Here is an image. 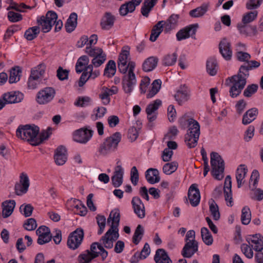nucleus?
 I'll list each match as a JSON object with an SVG mask.
<instances>
[{
  "instance_id": "obj_1",
  "label": "nucleus",
  "mask_w": 263,
  "mask_h": 263,
  "mask_svg": "<svg viewBox=\"0 0 263 263\" xmlns=\"http://www.w3.org/2000/svg\"><path fill=\"white\" fill-rule=\"evenodd\" d=\"M39 133V128L37 126L30 125H20L16 131L17 138L26 140L33 145V142H36V136Z\"/></svg>"
},
{
  "instance_id": "obj_2",
  "label": "nucleus",
  "mask_w": 263,
  "mask_h": 263,
  "mask_svg": "<svg viewBox=\"0 0 263 263\" xmlns=\"http://www.w3.org/2000/svg\"><path fill=\"white\" fill-rule=\"evenodd\" d=\"M241 73L239 72L237 74L229 77L227 80H229L231 83L229 92L232 98H236L238 96L246 85V78L243 77Z\"/></svg>"
},
{
  "instance_id": "obj_3",
  "label": "nucleus",
  "mask_w": 263,
  "mask_h": 263,
  "mask_svg": "<svg viewBox=\"0 0 263 263\" xmlns=\"http://www.w3.org/2000/svg\"><path fill=\"white\" fill-rule=\"evenodd\" d=\"M212 173L217 180H221L224 176V162L222 157L216 152L211 153Z\"/></svg>"
},
{
  "instance_id": "obj_4",
  "label": "nucleus",
  "mask_w": 263,
  "mask_h": 263,
  "mask_svg": "<svg viewBox=\"0 0 263 263\" xmlns=\"http://www.w3.org/2000/svg\"><path fill=\"white\" fill-rule=\"evenodd\" d=\"M121 134L116 132L111 136L107 138L99 147V152L102 155H106L115 151L121 140Z\"/></svg>"
},
{
  "instance_id": "obj_5",
  "label": "nucleus",
  "mask_w": 263,
  "mask_h": 263,
  "mask_svg": "<svg viewBox=\"0 0 263 263\" xmlns=\"http://www.w3.org/2000/svg\"><path fill=\"white\" fill-rule=\"evenodd\" d=\"M179 126L182 129L187 128V133L200 136V125L199 123L186 114L182 116L178 121Z\"/></svg>"
},
{
  "instance_id": "obj_6",
  "label": "nucleus",
  "mask_w": 263,
  "mask_h": 263,
  "mask_svg": "<svg viewBox=\"0 0 263 263\" xmlns=\"http://www.w3.org/2000/svg\"><path fill=\"white\" fill-rule=\"evenodd\" d=\"M58 18L57 13L52 11H49L46 16H42L37 18V23L42 28L43 32L46 33L49 32L52 26L55 23V21Z\"/></svg>"
},
{
  "instance_id": "obj_7",
  "label": "nucleus",
  "mask_w": 263,
  "mask_h": 263,
  "mask_svg": "<svg viewBox=\"0 0 263 263\" xmlns=\"http://www.w3.org/2000/svg\"><path fill=\"white\" fill-rule=\"evenodd\" d=\"M130 70L128 73L125 74L122 79L123 88L125 93H130L133 91L134 86L136 84L135 74L134 70L135 67V63H131L130 64Z\"/></svg>"
},
{
  "instance_id": "obj_8",
  "label": "nucleus",
  "mask_w": 263,
  "mask_h": 263,
  "mask_svg": "<svg viewBox=\"0 0 263 263\" xmlns=\"http://www.w3.org/2000/svg\"><path fill=\"white\" fill-rule=\"evenodd\" d=\"M55 95V91L54 88L45 87L37 93L36 101L39 104H46L53 99Z\"/></svg>"
},
{
  "instance_id": "obj_9",
  "label": "nucleus",
  "mask_w": 263,
  "mask_h": 263,
  "mask_svg": "<svg viewBox=\"0 0 263 263\" xmlns=\"http://www.w3.org/2000/svg\"><path fill=\"white\" fill-rule=\"evenodd\" d=\"M84 237V232L82 229H77L69 236L67 245L73 250L77 249L81 244Z\"/></svg>"
},
{
  "instance_id": "obj_10",
  "label": "nucleus",
  "mask_w": 263,
  "mask_h": 263,
  "mask_svg": "<svg viewBox=\"0 0 263 263\" xmlns=\"http://www.w3.org/2000/svg\"><path fill=\"white\" fill-rule=\"evenodd\" d=\"M36 234L38 236L37 243L40 245L49 242L52 237L49 228L45 226H40L36 230Z\"/></svg>"
},
{
  "instance_id": "obj_11",
  "label": "nucleus",
  "mask_w": 263,
  "mask_h": 263,
  "mask_svg": "<svg viewBox=\"0 0 263 263\" xmlns=\"http://www.w3.org/2000/svg\"><path fill=\"white\" fill-rule=\"evenodd\" d=\"M30 185L28 177L26 174L22 173L20 176V181L15 185V193L18 196L26 193Z\"/></svg>"
},
{
  "instance_id": "obj_12",
  "label": "nucleus",
  "mask_w": 263,
  "mask_h": 263,
  "mask_svg": "<svg viewBox=\"0 0 263 263\" xmlns=\"http://www.w3.org/2000/svg\"><path fill=\"white\" fill-rule=\"evenodd\" d=\"M93 131L86 128L77 130L73 134V140L81 143H87L92 136Z\"/></svg>"
},
{
  "instance_id": "obj_13",
  "label": "nucleus",
  "mask_w": 263,
  "mask_h": 263,
  "mask_svg": "<svg viewBox=\"0 0 263 263\" xmlns=\"http://www.w3.org/2000/svg\"><path fill=\"white\" fill-rule=\"evenodd\" d=\"M119 237L118 231H111V230L109 229L100 240L102 241L104 247L111 249L113 247L114 242L117 240Z\"/></svg>"
},
{
  "instance_id": "obj_14",
  "label": "nucleus",
  "mask_w": 263,
  "mask_h": 263,
  "mask_svg": "<svg viewBox=\"0 0 263 263\" xmlns=\"http://www.w3.org/2000/svg\"><path fill=\"white\" fill-rule=\"evenodd\" d=\"M198 25L197 24H192L180 30L176 34V37L178 41L189 38L196 34Z\"/></svg>"
},
{
  "instance_id": "obj_15",
  "label": "nucleus",
  "mask_w": 263,
  "mask_h": 263,
  "mask_svg": "<svg viewBox=\"0 0 263 263\" xmlns=\"http://www.w3.org/2000/svg\"><path fill=\"white\" fill-rule=\"evenodd\" d=\"M219 52L226 60H230L232 56L231 43L227 39H222L219 44Z\"/></svg>"
},
{
  "instance_id": "obj_16",
  "label": "nucleus",
  "mask_w": 263,
  "mask_h": 263,
  "mask_svg": "<svg viewBox=\"0 0 263 263\" xmlns=\"http://www.w3.org/2000/svg\"><path fill=\"white\" fill-rule=\"evenodd\" d=\"M132 204L134 213L141 219L145 216V206L141 199L138 197H134L132 200Z\"/></svg>"
},
{
  "instance_id": "obj_17",
  "label": "nucleus",
  "mask_w": 263,
  "mask_h": 263,
  "mask_svg": "<svg viewBox=\"0 0 263 263\" xmlns=\"http://www.w3.org/2000/svg\"><path fill=\"white\" fill-rule=\"evenodd\" d=\"M246 240L255 251L263 250V237L260 234L250 235Z\"/></svg>"
},
{
  "instance_id": "obj_18",
  "label": "nucleus",
  "mask_w": 263,
  "mask_h": 263,
  "mask_svg": "<svg viewBox=\"0 0 263 263\" xmlns=\"http://www.w3.org/2000/svg\"><path fill=\"white\" fill-rule=\"evenodd\" d=\"M188 198L193 206H197L200 202V195L199 189L196 184H193L190 187L188 191Z\"/></svg>"
},
{
  "instance_id": "obj_19",
  "label": "nucleus",
  "mask_w": 263,
  "mask_h": 263,
  "mask_svg": "<svg viewBox=\"0 0 263 263\" xmlns=\"http://www.w3.org/2000/svg\"><path fill=\"white\" fill-rule=\"evenodd\" d=\"M198 249L197 241H187L182 249L181 254L184 257L191 258L197 252Z\"/></svg>"
},
{
  "instance_id": "obj_20",
  "label": "nucleus",
  "mask_w": 263,
  "mask_h": 263,
  "mask_svg": "<svg viewBox=\"0 0 263 263\" xmlns=\"http://www.w3.org/2000/svg\"><path fill=\"white\" fill-rule=\"evenodd\" d=\"M120 220V214L119 210L115 209L112 210L109 214V216L107 219V223L111 222L110 230L111 231H118V227L119 225Z\"/></svg>"
},
{
  "instance_id": "obj_21",
  "label": "nucleus",
  "mask_w": 263,
  "mask_h": 263,
  "mask_svg": "<svg viewBox=\"0 0 263 263\" xmlns=\"http://www.w3.org/2000/svg\"><path fill=\"white\" fill-rule=\"evenodd\" d=\"M162 102L160 100L157 99L154 101L153 103L148 104L146 108V112L147 115V119L149 122H153L156 120L157 114L155 111L161 106Z\"/></svg>"
},
{
  "instance_id": "obj_22",
  "label": "nucleus",
  "mask_w": 263,
  "mask_h": 263,
  "mask_svg": "<svg viewBox=\"0 0 263 263\" xmlns=\"http://www.w3.org/2000/svg\"><path fill=\"white\" fill-rule=\"evenodd\" d=\"M190 92L187 87L184 85L180 87L176 94L174 95L176 101L179 105H182L187 101L190 98Z\"/></svg>"
},
{
  "instance_id": "obj_23",
  "label": "nucleus",
  "mask_w": 263,
  "mask_h": 263,
  "mask_svg": "<svg viewBox=\"0 0 263 263\" xmlns=\"http://www.w3.org/2000/svg\"><path fill=\"white\" fill-rule=\"evenodd\" d=\"M124 171L121 165H117L115 168L113 176L111 178L112 185L119 187L123 182Z\"/></svg>"
},
{
  "instance_id": "obj_24",
  "label": "nucleus",
  "mask_w": 263,
  "mask_h": 263,
  "mask_svg": "<svg viewBox=\"0 0 263 263\" xmlns=\"http://www.w3.org/2000/svg\"><path fill=\"white\" fill-rule=\"evenodd\" d=\"M115 20L116 18L114 15L110 12H106L101 20V28L106 30H109L114 26Z\"/></svg>"
},
{
  "instance_id": "obj_25",
  "label": "nucleus",
  "mask_w": 263,
  "mask_h": 263,
  "mask_svg": "<svg viewBox=\"0 0 263 263\" xmlns=\"http://www.w3.org/2000/svg\"><path fill=\"white\" fill-rule=\"evenodd\" d=\"M66 150L64 146H60L55 151L54 160L57 165H63L67 160Z\"/></svg>"
},
{
  "instance_id": "obj_26",
  "label": "nucleus",
  "mask_w": 263,
  "mask_h": 263,
  "mask_svg": "<svg viewBox=\"0 0 263 263\" xmlns=\"http://www.w3.org/2000/svg\"><path fill=\"white\" fill-rule=\"evenodd\" d=\"M248 172V168L245 164H240L236 170V178L237 187L240 188L245 183V178Z\"/></svg>"
},
{
  "instance_id": "obj_27",
  "label": "nucleus",
  "mask_w": 263,
  "mask_h": 263,
  "mask_svg": "<svg viewBox=\"0 0 263 263\" xmlns=\"http://www.w3.org/2000/svg\"><path fill=\"white\" fill-rule=\"evenodd\" d=\"M23 99V94L16 92H10L5 93L3 97V100L9 104L19 103Z\"/></svg>"
},
{
  "instance_id": "obj_28",
  "label": "nucleus",
  "mask_w": 263,
  "mask_h": 263,
  "mask_svg": "<svg viewBox=\"0 0 263 263\" xmlns=\"http://www.w3.org/2000/svg\"><path fill=\"white\" fill-rule=\"evenodd\" d=\"M2 206L3 217L7 218L12 214L15 206V201L13 200H6L2 203Z\"/></svg>"
},
{
  "instance_id": "obj_29",
  "label": "nucleus",
  "mask_w": 263,
  "mask_h": 263,
  "mask_svg": "<svg viewBox=\"0 0 263 263\" xmlns=\"http://www.w3.org/2000/svg\"><path fill=\"white\" fill-rule=\"evenodd\" d=\"M145 178L151 184L159 182L160 180L159 171L156 168H148L145 172Z\"/></svg>"
},
{
  "instance_id": "obj_30",
  "label": "nucleus",
  "mask_w": 263,
  "mask_h": 263,
  "mask_svg": "<svg viewBox=\"0 0 263 263\" xmlns=\"http://www.w3.org/2000/svg\"><path fill=\"white\" fill-rule=\"evenodd\" d=\"M156 263H172L166 252L163 249H158L154 256Z\"/></svg>"
},
{
  "instance_id": "obj_31",
  "label": "nucleus",
  "mask_w": 263,
  "mask_h": 263,
  "mask_svg": "<svg viewBox=\"0 0 263 263\" xmlns=\"http://www.w3.org/2000/svg\"><path fill=\"white\" fill-rule=\"evenodd\" d=\"M77 20V14L75 12L71 13L65 25V27L67 32L70 33L75 29L78 24Z\"/></svg>"
},
{
  "instance_id": "obj_32",
  "label": "nucleus",
  "mask_w": 263,
  "mask_h": 263,
  "mask_svg": "<svg viewBox=\"0 0 263 263\" xmlns=\"http://www.w3.org/2000/svg\"><path fill=\"white\" fill-rule=\"evenodd\" d=\"M248 65H242L240 66L239 68V73H243L245 77L249 76V70H251L253 69L257 68L259 67L260 65V62L255 61H248Z\"/></svg>"
},
{
  "instance_id": "obj_33",
  "label": "nucleus",
  "mask_w": 263,
  "mask_h": 263,
  "mask_svg": "<svg viewBox=\"0 0 263 263\" xmlns=\"http://www.w3.org/2000/svg\"><path fill=\"white\" fill-rule=\"evenodd\" d=\"M258 114V110L256 108H252L247 111L243 116L242 123L247 125L254 121Z\"/></svg>"
},
{
  "instance_id": "obj_34",
  "label": "nucleus",
  "mask_w": 263,
  "mask_h": 263,
  "mask_svg": "<svg viewBox=\"0 0 263 263\" xmlns=\"http://www.w3.org/2000/svg\"><path fill=\"white\" fill-rule=\"evenodd\" d=\"M158 59L155 57H151L146 59L143 64V70L146 72L153 70L157 65Z\"/></svg>"
},
{
  "instance_id": "obj_35",
  "label": "nucleus",
  "mask_w": 263,
  "mask_h": 263,
  "mask_svg": "<svg viewBox=\"0 0 263 263\" xmlns=\"http://www.w3.org/2000/svg\"><path fill=\"white\" fill-rule=\"evenodd\" d=\"M157 1L158 0H144L141 9L142 14L145 17H147Z\"/></svg>"
},
{
  "instance_id": "obj_36",
  "label": "nucleus",
  "mask_w": 263,
  "mask_h": 263,
  "mask_svg": "<svg viewBox=\"0 0 263 263\" xmlns=\"http://www.w3.org/2000/svg\"><path fill=\"white\" fill-rule=\"evenodd\" d=\"M89 58L87 55L80 57L76 65V71L77 73H81L85 69L86 65L89 63Z\"/></svg>"
},
{
  "instance_id": "obj_37",
  "label": "nucleus",
  "mask_w": 263,
  "mask_h": 263,
  "mask_svg": "<svg viewBox=\"0 0 263 263\" xmlns=\"http://www.w3.org/2000/svg\"><path fill=\"white\" fill-rule=\"evenodd\" d=\"M22 70L19 66L12 68L10 71L9 82L10 83H13L20 80Z\"/></svg>"
},
{
  "instance_id": "obj_38",
  "label": "nucleus",
  "mask_w": 263,
  "mask_h": 263,
  "mask_svg": "<svg viewBox=\"0 0 263 263\" xmlns=\"http://www.w3.org/2000/svg\"><path fill=\"white\" fill-rule=\"evenodd\" d=\"M98 256V255L97 254H90V251L87 250L79 255V263H89L93 259Z\"/></svg>"
},
{
  "instance_id": "obj_39",
  "label": "nucleus",
  "mask_w": 263,
  "mask_h": 263,
  "mask_svg": "<svg viewBox=\"0 0 263 263\" xmlns=\"http://www.w3.org/2000/svg\"><path fill=\"white\" fill-rule=\"evenodd\" d=\"M97 56L93 58L91 60V63L93 64L95 67H98L102 65L106 60V54L103 52L102 49H99Z\"/></svg>"
},
{
  "instance_id": "obj_40",
  "label": "nucleus",
  "mask_w": 263,
  "mask_h": 263,
  "mask_svg": "<svg viewBox=\"0 0 263 263\" xmlns=\"http://www.w3.org/2000/svg\"><path fill=\"white\" fill-rule=\"evenodd\" d=\"M116 72V63L113 60H109L106 65L104 71V75L108 78L114 76Z\"/></svg>"
},
{
  "instance_id": "obj_41",
  "label": "nucleus",
  "mask_w": 263,
  "mask_h": 263,
  "mask_svg": "<svg viewBox=\"0 0 263 263\" xmlns=\"http://www.w3.org/2000/svg\"><path fill=\"white\" fill-rule=\"evenodd\" d=\"M199 137L198 135L186 134L184 141L189 148H193L197 145Z\"/></svg>"
},
{
  "instance_id": "obj_42",
  "label": "nucleus",
  "mask_w": 263,
  "mask_h": 263,
  "mask_svg": "<svg viewBox=\"0 0 263 263\" xmlns=\"http://www.w3.org/2000/svg\"><path fill=\"white\" fill-rule=\"evenodd\" d=\"M40 30L39 26H34L28 29L25 32L24 36L27 40L31 41L36 38L40 33Z\"/></svg>"
},
{
  "instance_id": "obj_43",
  "label": "nucleus",
  "mask_w": 263,
  "mask_h": 263,
  "mask_svg": "<svg viewBox=\"0 0 263 263\" xmlns=\"http://www.w3.org/2000/svg\"><path fill=\"white\" fill-rule=\"evenodd\" d=\"M178 18L177 14L171 15L166 22H164L165 30L168 31L174 29L177 25Z\"/></svg>"
},
{
  "instance_id": "obj_44",
  "label": "nucleus",
  "mask_w": 263,
  "mask_h": 263,
  "mask_svg": "<svg viewBox=\"0 0 263 263\" xmlns=\"http://www.w3.org/2000/svg\"><path fill=\"white\" fill-rule=\"evenodd\" d=\"M152 88L146 95L147 98H151L158 92L161 88V81L159 79L155 80L152 83Z\"/></svg>"
},
{
  "instance_id": "obj_45",
  "label": "nucleus",
  "mask_w": 263,
  "mask_h": 263,
  "mask_svg": "<svg viewBox=\"0 0 263 263\" xmlns=\"http://www.w3.org/2000/svg\"><path fill=\"white\" fill-rule=\"evenodd\" d=\"M135 10V6L130 4V2H127L120 6L119 13L121 16H124L128 13H132Z\"/></svg>"
},
{
  "instance_id": "obj_46",
  "label": "nucleus",
  "mask_w": 263,
  "mask_h": 263,
  "mask_svg": "<svg viewBox=\"0 0 263 263\" xmlns=\"http://www.w3.org/2000/svg\"><path fill=\"white\" fill-rule=\"evenodd\" d=\"M201 235L203 241L208 246L211 245L213 241V239L209 230L205 227L201 229Z\"/></svg>"
},
{
  "instance_id": "obj_47",
  "label": "nucleus",
  "mask_w": 263,
  "mask_h": 263,
  "mask_svg": "<svg viewBox=\"0 0 263 263\" xmlns=\"http://www.w3.org/2000/svg\"><path fill=\"white\" fill-rule=\"evenodd\" d=\"M208 10V6L202 5L190 12V15L193 17H198L203 16Z\"/></svg>"
},
{
  "instance_id": "obj_48",
  "label": "nucleus",
  "mask_w": 263,
  "mask_h": 263,
  "mask_svg": "<svg viewBox=\"0 0 263 263\" xmlns=\"http://www.w3.org/2000/svg\"><path fill=\"white\" fill-rule=\"evenodd\" d=\"M251 219V211L249 207L245 206L241 210V220L242 224H248Z\"/></svg>"
},
{
  "instance_id": "obj_49",
  "label": "nucleus",
  "mask_w": 263,
  "mask_h": 263,
  "mask_svg": "<svg viewBox=\"0 0 263 263\" xmlns=\"http://www.w3.org/2000/svg\"><path fill=\"white\" fill-rule=\"evenodd\" d=\"M217 62L215 59H209L206 62V69L211 76H215L217 73Z\"/></svg>"
},
{
  "instance_id": "obj_50",
  "label": "nucleus",
  "mask_w": 263,
  "mask_h": 263,
  "mask_svg": "<svg viewBox=\"0 0 263 263\" xmlns=\"http://www.w3.org/2000/svg\"><path fill=\"white\" fill-rule=\"evenodd\" d=\"M177 167L178 163L176 161L167 163L163 166V172L166 175H171L177 170Z\"/></svg>"
},
{
  "instance_id": "obj_51",
  "label": "nucleus",
  "mask_w": 263,
  "mask_h": 263,
  "mask_svg": "<svg viewBox=\"0 0 263 263\" xmlns=\"http://www.w3.org/2000/svg\"><path fill=\"white\" fill-rule=\"evenodd\" d=\"M144 234V229L142 226L139 224L136 229L133 237V241L135 245H138L141 240Z\"/></svg>"
},
{
  "instance_id": "obj_52",
  "label": "nucleus",
  "mask_w": 263,
  "mask_h": 263,
  "mask_svg": "<svg viewBox=\"0 0 263 263\" xmlns=\"http://www.w3.org/2000/svg\"><path fill=\"white\" fill-rule=\"evenodd\" d=\"M210 211L214 220H218L220 218V213L219 212L218 206L213 200L210 203Z\"/></svg>"
},
{
  "instance_id": "obj_53",
  "label": "nucleus",
  "mask_w": 263,
  "mask_h": 263,
  "mask_svg": "<svg viewBox=\"0 0 263 263\" xmlns=\"http://www.w3.org/2000/svg\"><path fill=\"white\" fill-rule=\"evenodd\" d=\"M258 12L256 10L249 12L243 15L242 22L243 24L250 23L256 18Z\"/></svg>"
},
{
  "instance_id": "obj_54",
  "label": "nucleus",
  "mask_w": 263,
  "mask_h": 263,
  "mask_svg": "<svg viewBox=\"0 0 263 263\" xmlns=\"http://www.w3.org/2000/svg\"><path fill=\"white\" fill-rule=\"evenodd\" d=\"M240 249L241 252L247 258L251 259L253 257V249L249 244L242 243L240 246Z\"/></svg>"
},
{
  "instance_id": "obj_55",
  "label": "nucleus",
  "mask_w": 263,
  "mask_h": 263,
  "mask_svg": "<svg viewBox=\"0 0 263 263\" xmlns=\"http://www.w3.org/2000/svg\"><path fill=\"white\" fill-rule=\"evenodd\" d=\"M177 58V55L176 53L168 54L164 57L163 64L165 66H172L176 63Z\"/></svg>"
},
{
  "instance_id": "obj_56",
  "label": "nucleus",
  "mask_w": 263,
  "mask_h": 263,
  "mask_svg": "<svg viewBox=\"0 0 263 263\" xmlns=\"http://www.w3.org/2000/svg\"><path fill=\"white\" fill-rule=\"evenodd\" d=\"M51 134V128L50 127L45 130L42 132L40 136V138L36 137V142H33V145L36 146L41 144L44 140L47 139Z\"/></svg>"
},
{
  "instance_id": "obj_57",
  "label": "nucleus",
  "mask_w": 263,
  "mask_h": 263,
  "mask_svg": "<svg viewBox=\"0 0 263 263\" xmlns=\"http://www.w3.org/2000/svg\"><path fill=\"white\" fill-rule=\"evenodd\" d=\"M258 88V86L257 84H252L249 85L245 89L243 95L246 97H250L257 91Z\"/></svg>"
},
{
  "instance_id": "obj_58",
  "label": "nucleus",
  "mask_w": 263,
  "mask_h": 263,
  "mask_svg": "<svg viewBox=\"0 0 263 263\" xmlns=\"http://www.w3.org/2000/svg\"><path fill=\"white\" fill-rule=\"evenodd\" d=\"M97 223L99 227V229L98 231V234L101 235L105 228L106 224V218L105 216L102 215H98L96 217Z\"/></svg>"
},
{
  "instance_id": "obj_59",
  "label": "nucleus",
  "mask_w": 263,
  "mask_h": 263,
  "mask_svg": "<svg viewBox=\"0 0 263 263\" xmlns=\"http://www.w3.org/2000/svg\"><path fill=\"white\" fill-rule=\"evenodd\" d=\"M237 28L240 34L246 36H251V32L250 31V26L247 25V24H238Z\"/></svg>"
},
{
  "instance_id": "obj_60",
  "label": "nucleus",
  "mask_w": 263,
  "mask_h": 263,
  "mask_svg": "<svg viewBox=\"0 0 263 263\" xmlns=\"http://www.w3.org/2000/svg\"><path fill=\"white\" fill-rule=\"evenodd\" d=\"M69 70L64 69L62 67H59L57 71V76L61 81L67 80L68 78Z\"/></svg>"
},
{
  "instance_id": "obj_61",
  "label": "nucleus",
  "mask_w": 263,
  "mask_h": 263,
  "mask_svg": "<svg viewBox=\"0 0 263 263\" xmlns=\"http://www.w3.org/2000/svg\"><path fill=\"white\" fill-rule=\"evenodd\" d=\"M37 223L35 219L30 218L28 219L24 224V228L28 231H32L36 229Z\"/></svg>"
},
{
  "instance_id": "obj_62",
  "label": "nucleus",
  "mask_w": 263,
  "mask_h": 263,
  "mask_svg": "<svg viewBox=\"0 0 263 263\" xmlns=\"http://www.w3.org/2000/svg\"><path fill=\"white\" fill-rule=\"evenodd\" d=\"M129 48L128 46L124 47L121 53L120 54L118 62L128 61L129 56Z\"/></svg>"
},
{
  "instance_id": "obj_63",
  "label": "nucleus",
  "mask_w": 263,
  "mask_h": 263,
  "mask_svg": "<svg viewBox=\"0 0 263 263\" xmlns=\"http://www.w3.org/2000/svg\"><path fill=\"white\" fill-rule=\"evenodd\" d=\"M139 180V173L137 167L133 166L130 171V181L134 185H136Z\"/></svg>"
},
{
  "instance_id": "obj_64",
  "label": "nucleus",
  "mask_w": 263,
  "mask_h": 263,
  "mask_svg": "<svg viewBox=\"0 0 263 263\" xmlns=\"http://www.w3.org/2000/svg\"><path fill=\"white\" fill-rule=\"evenodd\" d=\"M8 18L11 22H17L22 20V15L20 13L10 11L8 13Z\"/></svg>"
}]
</instances>
